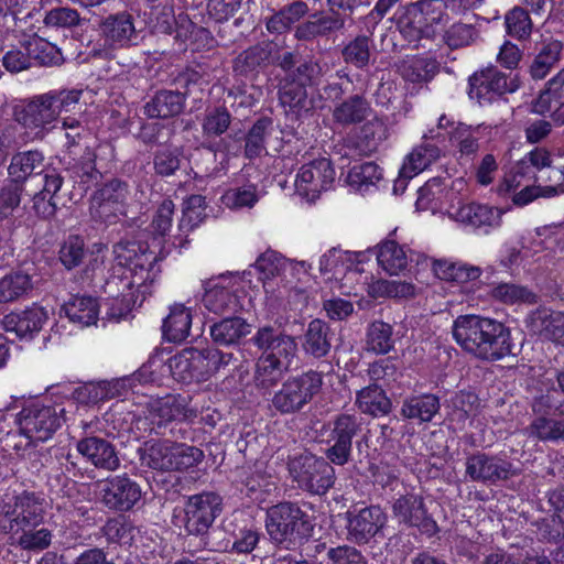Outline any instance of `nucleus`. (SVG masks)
<instances>
[{"mask_svg":"<svg viewBox=\"0 0 564 564\" xmlns=\"http://www.w3.org/2000/svg\"><path fill=\"white\" fill-rule=\"evenodd\" d=\"M452 334L465 352L482 361H497L513 354L509 328L494 318L459 315L453 323Z\"/></svg>","mask_w":564,"mask_h":564,"instance_id":"nucleus-1","label":"nucleus"},{"mask_svg":"<svg viewBox=\"0 0 564 564\" xmlns=\"http://www.w3.org/2000/svg\"><path fill=\"white\" fill-rule=\"evenodd\" d=\"M82 90H53L23 101L14 108V119L24 128L47 132L66 113L80 115Z\"/></svg>","mask_w":564,"mask_h":564,"instance_id":"nucleus-2","label":"nucleus"},{"mask_svg":"<svg viewBox=\"0 0 564 564\" xmlns=\"http://www.w3.org/2000/svg\"><path fill=\"white\" fill-rule=\"evenodd\" d=\"M113 259L126 268L121 282L129 290L135 289L143 296L150 294V285L160 273L156 256L148 247L135 241H119L112 247Z\"/></svg>","mask_w":564,"mask_h":564,"instance_id":"nucleus-3","label":"nucleus"},{"mask_svg":"<svg viewBox=\"0 0 564 564\" xmlns=\"http://www.w3.org/2000/svg\"><path fill=\"white\" fill-rule=\"evenodd\" d=\"M138 453L143 466L161 471L187 470L204 459L198 447L170 440L147 441Z\"/></svg>","mask_w":564,"mask_h":564,"instance_id":"nucleus-4","label":"nucleus"},{"mask_svg":"<svg viewBox=\"0 0 564 564\" xmlns=\"http://www.w3.org/2000/svg\"><path fill=\"white\" fill-rule=\"evenodd\" d=\"M265 530L272 543L289 547L313 530L310 516L296 502L283 501L268 508Z\"/></svg>","mask_w":564,"mask_h":564,"instance_id":"nucleus-5","label":"nucleus"},{"mask_svg":"<svg viewBox=\"0 0 564 564\" xmlns=\"http://www.w3.org/2000/svg\"><path fill=\"white\" fill-rule=\"evenodd\" d=\"M288 470L299 488L313 495L326 494L336 479L333 463L310 452L290 456Z\"/></svg>","mask_w":564,"mask_h":564,"instance_id":"nucleus-6","label":"nucleus"},{"mask_svg":"<svg viewBox=\"0 0 564 564\" xmlns=\"http://www.w3.org/2000/svg\"><path fill=\"white\" fill-rule=\"evenodd\" d=\"M45 514V500L23 491L0 502V533L12 534L32 524H44Z\"/></svg>","mask_w":564,"mask_h":564,"instance_id":"nucleus-7","label":"nucleus"},{"mask_svg":"<svg viewBox=\"0 0 564 564\" xmlns=\"http://www.w3.org/2000/svg\"><path fill=\"white\" fill-rule=\"evenodd\" d=\"M323 386V373L308 370L285 380L272 397V406L281 414H294L304 409Z\"/></svg>","mask_w":564,"mask_h":564,"instance_id":"nucleus-8","label":"nucleus"},{"mask_svg":"<svg viewBox=\"0 0 564 564\" xmlns=\"http://www.w3.org/2000/svg\"><path fill=\"white\" fill-rule=\"evenodd\" d=\"M444 17L443 0H419L405 7L398 25L411 40L431 39L435 35L437 25L443 23Z\"/></svg>","mask_w":564,"mask_h":564,"instance_id":"nucleus-9","label":"nucleus"},{"mask_svg":"<svg viewBox=\"0 0 564 564\" xmlns=\"http://www.w3.org/2000/svg\"><path fill=\"white\" fill-rule=\"evenodd\" d=\"M100 33L104 43L87 44V55L93 57L107 58L115 48L128 47L133 44L138 35L133 18L127 12L110 14L100 23Z\"/></svg>","mask_w":564,"mask_h":564,"instance_id":"nucleus-10","label":"nucleus"},{"mask_svg":"<svg viewBox=\"0 0 564 564\" xmlns=\"http://www.w3.org/2000/svg\"><path fill=\"white\" fill-rule=\"evenodd\" d=\"M223 510V498L215 491H203L186 498L182 519L188 535L204 536Z\"/></svg>","mask_w":564,"mask_h":564,"instance_id":"nucleus-11","label":"nucleus"},{"mask_svg":"<svg viewBox=\"0 0 564 564\" xmlns=\"http://www.w3.org/2000/svg\"><path fill=\"white\" fill-rule=\"evenodd\" d=\"M63 409L30 402L18 413L17 423L21 434L32 442L48 440L61 426Z\"/></svg>","mask_w":564,"mask_h":564,"instance_id":"nucleus-12","label":"nucleus"},{"mask_svg":"<svg viewBox=\"0 0 564 564\" xmlns=\"http://www.w3.org/2000/svg\"><path fill=\"white\" fill-rule=\"evenodd\" d=\"M329 447L325 456L337 466L346 465L352 453V440L362 432V419L357 414L339 413L330 422Z\"/></svg>","mask_w":564,"mask_h":564,"instance_id":"nucleus-13","label":"nucleus"},{"mask_svg":"<svg viewBox=\"0 0 564 564\" xmlns=\"http://www.w3.org/2000/svg\"><path fill=\"white\" fill-rule=\"evenodd\" d=\"M520 87V80L512 73L506 74L497 67H487L469 77L468 95L482 105L491 102L505 94L514 93Z\"/></svg>","mask_w":564,"mask_h":564,"instance_id":"nucleus-14","label":"nucleus"},{"mask_svg":"<svg viewBox=\"0 0 564 564\" xmlns=\"http://www.w3.org/2000/svg\"><path fill=\"white\" fill-rule=\"evenodd\" d=\"M335 182V170L327 158H319L299 170L295 188L299 195L308 202H315L323 192L332 188Z\"/></svg>","mask_w":564,"mask_h":564,"instance_id":"nucleus-15","label":"nucleus"},{"mask_svg":"<svg viewBox=\"0 0 564 564\" xmlns=\"http://www.w3.org/2000/svg\"><path fill=\"white\" fill-rule=\"evenodd\" d=\"M465 475L471 481L495 485L517 475L513 464L498 455L477 452L466 458Z\"/></svg>","mask_w":564,"mask_h":564,"instance_id":"nucleus-16","label":"nucleus"},{"mask_svg":"<svg viewBox=\"0 0 564 564\" xmlns=\"http://www.w3.org/2000/svg\"><path fill=\"white\" fill-rule=\"evenodd\" d=\"M346 521L347 539L364 545L381 532L387 522V514L379 506L352 508L346 512Z\"/></svg>","mask_w":564,"mask_h":564,"instance_id":"nucleus-17","label":"nucleus"},{"mask_svg":"<svg viewBox=\"0 0 564 564\" xmlns=\"http://www.w3.org/2000/svg\"><path fill=\"white\" fill-rule=\"evenodd\" d=\"M141 497V486L127 474L108 477L100 489L101 503L119 512L130 511Z\"/></svg>","mask_w":564,"mask_h":564,"instance_id":"nucleus-18","label":"nucleus"},{"mask_svg":"<svg viewBox=\"0 0 564 564\" xmlns=\"http://www.w3.org/2000/svg\"><path fill=\"white\" fill-rule=\"evenodd\" d=\"M392 514L399 523L416 528L423 534L434 535L438 528L432 516L429 514L424 498L414 492H406L394 500Z\"/></svg>","mask_w":564,"mask_h":564,"instance_id":"nucleus-19","label":"nucleus"},{"mask_svg":"<svg viewBox=\"0 0 564 564\" xmlns=\"http://www.w3.org/2000/svg\"><path fill=\"white\" fill-rule=\"evenodd\" d=\"M252 344L261 350L260 356L294 361L297 352L295 338L281 327L264 325L259 327L251 338Z\"/></svg>","mask_w":564,"mask_h":564,"instance_id":"nucleus-20","label":"nucleus"},{"mask_svg":"<svg viewBox=\"0 0 564 564\" xmlns=\"http://www.w3.org/2000/svg\"><path fill=\"white\" fill-rule=\"evenodd\" d=\"M148 419L159 427L169 422L187 421L197 417V409L191 406V398L169 394L148 404Z\"/></svg>","mask_w":564,"mask_h":564,"instance_id":"nucleus-21","label":"nucleus"},{"mask_svg":"<svg viewBox=\"0 0 564 564\" xmlns=\"http://www.w3.org/2000/svg\"><path fill=\"white\" fill-rule=\"evenodd\" d=\"M388 138V128L380 119H372L361 128L360 135L356 140H347L343 144L335 145L334 150L341 159L350 156H367L376 152L382 141Z\"/></svg>","mask_w":564,"mask_h":564,"instance_id":"nucleus-22","label":"nucleus"},{"mask_svg":"<svg viewBox=\"0 0 564 564\" xmlns=\"http://www.w3.org/2000/svg\"><path fill=\"white\" fill-rule=\"evenodd\" d=\"M77 452L98 469L115 471L120 466L116 447L99 436H84L76 444Z\"/></svg>","mask_w":564,"mask_h":564,"instance_id":"nucleus-23","label":"nucleus"},{"mask_svg":"<svg viewBox=\"0 0 564 564\" xmlns=\"http://www.w3.org/2000/svg\"><path fill=\"white\" fill-rule=\"evenodd\" d=\"M278 95L285 113L296 119L308 113L314 107L313 100L308 98L306 87L293 78L284 76L280 82Z\"/></svg>","mask_w":564,"mask_h":564,"instance_id":"nucleus-24","label":"nucleus"},{"mask_svg":"<svg viewBox=\"0 0 564 564\" xmlns=\"http://www.w3.org/2000/svg\"><path fill=\"white\" fill-rule=\"evenodd\" d=\"M48 318L47 312L32 305L19 313H10L3 318V327L7 332H13L20 338H32L39 333Z\"/></svg>","mask_w":564,"mask_h":564,"instance_id":"nucleus-25","label":"nucleus"},{"mask_svg":"<svg viewBox=\"0 0 564 564\" xmlns=\"http://www.w3.org/2000/svg\"><path fill=\"white\" fill-rule=\"evenodd\" d=\"M186 93L162 89L144 105V115L149 118L169 119L182 113L185 107Z\"/></svg>","mask_w":564,"mask_h":564,"instance_id":"nucleus-26","label":"nucleus"},{"mask_svg":"<svg viewBox=\"0 0 564 564\" xmlns=\"http://www.w3.org/2000/svg\"><path fill=\"white\" fill-rule=\"evenodd\" d=\"M293 361L259 356L253 371V383L259 390L270 391L290 371Z\"/></svg>","mask_w":564,"mask_h":564,"instance_id":"nucleus-27","label":"nucleus"},{"mask_svg":"<svg viewBox=\"0 0 564 564\" xmlns=\"http://www.w3.org/2000/svg\"><path fill=\"white\" fill-rule=\"evenodd\" d=\"M271 54V44L252 45L235 57L232 70L236 76L253 78L269 65Z\"/></svg>","mask_w":564,"mask_h":564,"instance_id":"nucleus-28","label":"nucleus"},{"mask_svg":"<svg viewBox=\"0 0 564 564\" xmlns=\"http://www.w3.org/2000/svg\"><path fill=\"white\" fill-rule=\"evenodd\" d=\"M448 214L454 220L474 228L497 226L500 219L498 209L478 203L462 204L458 207L452 206Z\"/></svg>","mask_w":564,"mask_h":564,"instance_id":"nucleus-29","label":"nucleus"},{"mask_svg":"<svg viewBox=\"0 0 564 564\" xmlns=\"http://www.w3.org/2000/svg\"><path fill=\"white\" fill-rule=\"evenodd\" d=\"M44 160V154L39 150L13 154L8 166V178L24 186L29 177L43 171Z\"/></svg>","mask_w":564,"mask_h":564,"instance_id":"nucleus-30","label":"nucleus"},{"mask_svg":"<svg viewBox=\"0 0 564 564\" xmlns=\"http://www.w3.org/2000/svg\"><path fill=\"white\" fill-rule=\"evenodd\" d=\"M531 329L545 339L564 345V313L538 308L530 317Z\"/></svg>","mask_w":564,"mask_h":564,"instance_id":"nucleus-31","label":"nucleus"},{"mask_svg":"<svg viewBox=\"0 0 564 564\" xmlns=\"http://www.w3.org/2000/svg\"><path fill=\"white\" fill-rule=\"evenodd\" d=\"M203 303L206 310L218 315L235 314L242 307L240 296L234 285H213L205 292Z\"/></svg>","mask_w":564,"mask_h":564,"instance_id":"nucleus-32","label":"nucleus"},{"mask_svg":"<svg viewBox=\"0 0 564 564\" xmlns=\"http://www.w3.org/2000/svg\"><path fill=\"white\" fill-rule=\"evenodd\" d=\"M355 405L361 413L373 417L387 415L391 411L390 399L377 383H370L357 390Z\"/></svg>","mask_w":564,"mask_h":564,"instance_id":"nucleus-33","label":"nucleus"},{"mask_svg":"<svg viewBox=\"0 0 564 564\" xmlns=\"http://www.w3.org/2000/svg\"><path fill=\"white\" fill-rule=\"evenodd\" d=\"M251 333V325L241 317H227L210 326L209 334L215 344L232 346Z\"/></svg>","mask_w":564,"mask_h":564,"instance_id":"nucleus-34","label":"nucleus"},{"mask_svg":"<svg viewBox=\"0 0 564 564\" xmlns=\"http://www.w3.org/2000/svg\"><path fill=\"white\" fill-rule=\"evenodd\" d=\"M332 332L328 324L319 318L308 323L302 343L305 354L314 358L325 357L332 347Z\"/></svg>","mask_w":564,"mask_h":564,"instance_id":"nucleus-35","label":"nucleus"},{"mask_svg":"<svg viewBox=\"0 0 564 564\" xmlns=\"http://www.w3.org/2000/svg\"><path fill=\"white\" fill-rule=\"evenodd\" d=\"M9 535L21 550L36 553L48 549L54 538L53 530L45 523L32 524Z\"/></svg>","mask_w":564,"mask_h":564,"instance_id":"nucleus-36","label":"nucleus"},{"mask_svg":"<svg viewBox=\"0 0 564 564\" xmlns=\"http://www.w3.org/2000/svg\"><path fill=\"white\" fill-rule=\"evenodd\" d=\"M64 173L67 174L69 181L79 184L83 189L98 184L102 178L101 172L96 167V154L89 149L85 151L79 160L64 169Z\"/></svg>","mask_w":564,"mask_h":564,"instance_id":"nucleus-37","label":"nucleus"},{"mask_svg":"<svg viewBox=\"0 0 564 564\" xmlns=\"http://www.w3.org/2000/svg\"><path fill=\"white\" fill-rule=\"evenodd\" d=\"M371 113L368 100L360 95H352L337 105L333 110V119L343 126L360 123Z\"/></svg>","mask_w":564,"mask_h":564,"instance_id":"nucleus-38","label":"nucleus"},{"mask_svg":"<svg viewBox=\"0 0 564 564\" xmlns=\"http://www.w3.org/2000/svg\"><path fill=\"white\" fill-rule=\"evenodd\" d=\"M63 310L68 319L79 327H87L96 324L99 314V304L91 296L72 297L64 304Z\"/></svg>","mask_w":564,"mask_h":564,"instance_id":"nucleus-39","label":"nucleus"},{"mask_svg":"<svg viewBox=\"0 0 564 564\" xmlns=\"http://www.w3.org/2000/svg\"><path fill=\"white\" fill-rule=\"evenodd\" d=\"M34 288L33 275L18 270L0 279V303H9L26 296Z\"/></svg>","mask_w":564,"mask_h":564,"instance_id":"nucleus-40","label":"nucleus"},{"mask_svg":"<svg viewBox=\"0 0 564 564\" xmlns=\"http://www.w3.org/2000/svg\"><path fill=\"white\" fill-rule=\"evenodd\" d=\"M564 106V68L546 84L533 104V112L545 115Z\"/></svg>","mask_w":564,"mask_h":564,"instance_id":"nucleus-41","label":"nucleus"},{"mask_svg":"<svg viewBox=\"0 0 564 564\" xmlns=\"http://www.w3.org/2000/svg\"><path fill=\"white\" fill-rule=\"evenodd\" d=\"M563 45L561 41L550 40L541 43L530 65V75L534 79H543L560 61Z\"/></svg>","mask_w":564,"mask_h":564,"instance_id":"nucleus-42","label":"nucleus"},{"mask_svg":"<svg viewBox=\"0 0 564 564\" xmlns=\"http://www.w3.org/2000/svg\"><path fill=\"white\" fill-rule=\"evenodd\" d=\"M379 265L390 275H398L409 264V257L404 247L394 240H387L379 246L377 252Z\"/></svg>","mask_w":564,"mask_h":564,"instance_id":"nucleus-43","label":"nucleus"},{"mask_svg":"<svg viewBox=\"0 0 564 564\" xmlns=\"http://www.w3.org/2000/svg\"><path fill=\"white\" fill-rule=\"evenodd\" d=\"M192 314L183 305L174 306L163 322V335L166 340L181 343L189 335Z\"/></svg>","mask_w":564,"mask_h":564,"instance_id":"nucleus-44","label":"nucleus"},{"mask_svg":"<svg viewBox=\"0 0 564 564\" xmlns=\"http://www.w3.org/2000/svg\"><path fill=\"white\" fill-rule=\"evenodd\" d=\"M440 65L435 58L413 56L403 61L400 72L411 83H427L438 73Z\"/></svg>","mask_w":564,"mask_h":564,"instance_id":"nucleus-45","label":"nucleus"},{"mask_svg":"<svg viewBox=\"0 0 564 564\" xmlns=\"http://www.w3.org/2000/svg\"><path fill=\"white\" fill-rule=\"evenodd\" d=\"M308 6L302 0H296L288 6H284L267 21V30L270 33H284L295 22H299L303 17L308 13Z\"/></svg>","mask_w":564,"mask_h":564,"instance_id":"nucleus-46","label":"nucleus"},{"mask_svg":"<svg viewBox=\"0 0 564 564\" xmlns=\"http://www.w3.org/2000/svg\"><path fill=\"white\" fill-rule=\"evenodd\" d=\"M440 410V399L435 394H422L406 399L401 413L406 419L430 422Z\"/></svg>","mask_w":564,"mask_h":564,"instance_id":"nucleus-47","label":"nucleus"},{"mask_svg":"<svg viewBox=\"0 0 564 564\" xmlns=\"http://www.w3.org/2000/svg\"><path fill=\"white\" fill-rule=\"evenodd\" d=\"M527 433L541 442L564 441V420L552 419L547 414H536L527 427Z\"/></svg>","mask_w":564,"mask_h":564,"instance_id":"nucleus-48","label":"nucleus"},{"mask_svg":"<svg viewBox=\"0 0 564 564\" xmlns=\"http://www.w3.org/2000/svg\"><path fill=\"white\" fill-rule=\"evenodd\" d=\"M232 121L231 113L224 106L207 108L202 120L203 137L213 141L228 131Z\"/></svg>","mask_w":564,"mask_h":564,"instance_id":"nucleus-49","label":"nucleus"},{"mask_svg":"<svg viewBox=\"0 0 564 564\" xmlns=\"http://www.w3.org/2000/svg\"><path fill=\"white\" fill-rule=\"evenodd\" d=\"M433 269L438 278L458 283L477 280L481 274L479 267L463 262H448L447 260L434 261Z\"/></svg>","mask_w":564,"mask_h":564,"instance_id":"nucleus-50","label":"nucleus"},{"mask_svg":"<svg viewBox=\"0 0 564 564\" xmlns=\"http://www.w3.org/2000/svg\"><path fill=\"white\" fill-rule=\"evenodd\" d=\"M440 156V149L435 145L426 144L414 149L406 158L400 170V176L403 180L412 178L417 173L424 171Z\"/></svg>","mask_w":564,"mask_h":564,"instance_id":"nucleus-51","label":"nucleus"},{"mask_svg":"<svg viewBox=\"0 0 564 564\" xmlns=\"http://www.w3.org/2000/svg\"><path fill=\"white\" fill-rule=\"evenodd\" d=\"M122 382L119 380L100 381L85 384L75 390L76 399L84 403H98L120 395Z\"/></svg>","mask_w":564,"mask_h":564,"instance_id":"nucleus-52","label":"nucleus"},{"mask_svg":"<svg viewBox=\"0 0 564 564\" xmlns=\"http://www.w3.org/2000/svg\"><path fill=\"white\" fill-rule=\"evenodd\" d=\"M272 130V120L268 117L259 118L245 138V155L254 159L265 151V140Z\"/></svg>","mask_w":564,"mask_h":564,"instance_id":"nucleus-53","label":"nucleus"},{"mask_svg":"<svg viewBox=\"0 0 564 564\" xmlns=\"http://www.w3.org/2000/svg\"><path fill=\"white\" fill-rule=\"evenodd\" d=\"M368 295L372 299H409L415 295V286L405 281L379 279L368 285Z\"/></svg>","mask_w":564,"mask_h":564,"instance_id":"nucleus-54","label":"nucleus"},{"mask_svg":"<svg viewBox=\"0 0 564 564\" xmlns=\"http://www.w3.org/2000/svg\"><path fill=\"white\" fill-rule=\"evenodd\" d=\"M367 346L379 355L390 352L394 347L392 325L382 321L372 322L367 329Z\"/></svg>","mask_w":564,"mask_h":564,"instance_id":"nucleus-55","label":"nucleus"},{"mask_svg":"<svg viewBox=\"0 0 564 564\" xmlns=\"http://www.w3.org/2000/svg\"><path fill=\"white\" fill-rule=\"evenodd\" d=\"M372 40L367 35H358L349 41L341 50V57L346 64L358 69L368 67L371 57Z\"/></svg>","mask_w":564,"mask_h":564,"instance_id":"nucleus-56","label":"nucleus"},{"mask_svg":"<svg viewBox=\"0 0 564 564\" xmlns=\"http://www.w3.org/2000/svg\"><path fill=\"white\" fill-rule=\"evenodd\" d=\"M352 267L354 262L350 257L336 248H332L319 259V271L332 273L335 280H343L348 273H355Z\"/></svg>","mask_w":564,"mask_h":564,"instance_id":"nucleus-57","label":"nucleus"},{"mask_svg":"<svg viewBox=\"0 0 564 564\" xmlns=\"http://www.w3.org/2000/svg\"><path fill=\"white\" fill-rule=\"evenodd\" d=\"M25 186L6 180L0 186V221L13 216L14 212L20 207L22 195Z\"/></svg>","mask_w":564,"mask_h":564,"instance_id":"nucleus-58","label":"nucleus"},{"mask_svg":"<svg viewBox=\"0 0 564 564\" xmlns=\"http://www.w3.org/2000/svg\"><path fill=\"white\" fill-rule=\"evenodd\" d=\"M478 37V31L473 24L456 22L444 32V43L451 50L471 45Z\"/></svg>","mask_w":564,"mask_h":564,"instance_id":"nucleus-59","label":"nucleus"},{"mask_svg":"<svg viewBox=\"0 0 564 564\" xmlns=\"http://www.w3.org/2000/svg\"><path fill=\"white\" fill-rule=\"evenodd\" d=\"M382 177V170L375 162H365L350 169L347 175V182L350 186L362 189L369 185H375Z\"/></svg>","mask_w":564,"mask_h":564,"instance_id":"nucleus-60","label":"nucleus"},{"mask_svg":"<svg viewBox=\"0 0 564 564\" xmlns=\"http://www.w3.org/2000/svg\"><path fill=\"white\" fill-rule=\"evenodd\" d=\"M538 180L536 171L529 165L523 156L512 166L503 183L499 185L498 191L501 194L509 193L521 186L523 181L535 183Z\"/></svg>","mask_w":564,"mask_h":564,"instance_id":"nucleus-61","label":"nucleus"},{"mask_svg":"<svg viewBox=\"0 0 564 564\" xmlns=\"http://www.w3.org/2000/svg\"><path fill=\"white\" fill-rule=\"evenodd\" d=\"M507 32L510 36L518 40H524L530 36L532 32V21L529 17V12L516 6L511 9L505 18Z\"/></svg>","mask_w":564,"mask_h":564,"instance_id":"nucleus-62","label":"nucleus"},{"mask_svg":"<svg viewBox=\"0 0 564 564\" xmlns=\"http://www.w3.org/2000/svg\"><path fill=\"white\" fill-rule=\"evenodd\" d=\"M258 199L257 187L252 184L230 188L221 197L224 205L230 209L251 208Z\"/></svg>","mask_w":564,"mask_h":564,"instance_id":"nucleus-63","label":"nucleus"},{"mask_svg":"<svg viewBox=\"0 0 564 564\" xmlns=\"http://www.w3.org/2000/svg\"><path fill=\"white\" fill-rule=\"evenodd\" d=\"M128 195L129 185L124 181L112 178L98 188L91 198L124 207Z\"/></svg>","mask_w":564,"mask_h":564,"instance_id":"nucleus-64","label":"nucleus"}]
</instances>
